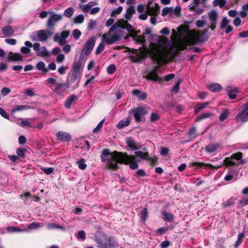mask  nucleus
Listing matches in <instances>:
<instances>
[{"instance_id":"2","label":"nucleus","mask_w":248,"mask_h":248,"mask_svg":"<svg viewBox=\"0 0 248 248\" xmlns=\"http://www.w3.org/2000/svg\"><path fill=\"white\" fill-rule=\"evenodd\" d=\"M242 153L241 152L236 153L232 154L230 157H226L218 165L214 166L210 164H207L202 162H195L192 163L193 166H198L199 167H206L211 169H217L223 165L227 167L237 166L240 164H243L245 163V160H240L242 156Z\"/></svg>"},{"instance_id":"46","label":"nucleus","mask_w":248,"mask_h":248,"mask_svg":"<svg viewBox=\"0 0 248 248\" xmlns=\"http://www.w3.org/2000/svg\"><path fill=\"white\" fill-rule=\"evenodd\" d=\"M234 202H235V199L234 198H231L229 200L224 202L222 204H223V205L224 207H228L234 204Z\"/></svg>"},{"instance_id":"57","label":"nucleus","mask_w":248,"mask_h":248,"mask_svg":"<svg viewBox=\"0 0 248 248\" xmlns=\"http://www.w3.org/2000/svg\"><path fill=\"white\" fill-rule=\"evenodd\" d=\"M81 32L78 29H75L73 31V35L75 39H78L81 35Z\"/></svg>"},{"instance_id":"60","label":"nucleus","mask_w":248,"mask_h":248,"mask_svg":"<svg viewBox=\"0 0 248 248\" xmlns=\"http://www.w3.org/2000/svg\"><path fill=\"white\" fill-rule=\"evenodd\" d=\"M159 119V116L156 113H152L151 114L150 120L151 122H154L156 121Z\"/></svg>"},{"instance_id":"5","label":"nucleus","mask_w":248,"mask_h":248,"mask_svg":"<svg viewBox=\"0 0 248 248\" xmlns=\"http://www.w3.org/2000/svg\"><path fill=\"white\" fill-rule=\"evenodd\" d=\"M95 241L99 248H109L114 246L108 235L104 233L95 235Z\"/></svg>"},{"instance_id":"21","label":"nucleus","mask_w":248,"mask_h":248,"mask_svg":"<svg viewBox=\"0 0 248 248\" xmlns=\"http://www.w3.org/2000/svg\"><path fill=\"white\" fill-rule=\"evenodd\" d=\"M56 136L60 140L63 142H66L71 140V136L68 133L59 131L56 134Z\"/></svg>"},{"instance_id":"31","label":"nucleus","mask_w":248,"mask_h":248,"mask_svg":"<svg viewBox=\"0 0 248 248\" xmlns=\"http://www.w3.org/2000/svg\"><path fill=\"white\" fill-rule=\"evenodd\" d=\"M25 45L28 47H33L34 51L39 53L40 49V44L39 43H35L33 45L31 42L26 41L25 42Z\"/></svg>"},{"instance_id":"47","label":"nucleus","mask_w":248,"mask_h":248,"mask_svg":"<svg viewBox=\"0 0 248 248\" xmlns=\"http://www.w3.org/2000/svg\"><path fill=\"white\" fill-rule=\"evenodd\" d=\"M200 2V0H193L192 1V4L189 5V10L191 11H193L195 10V8L198 6Z\"/></svg>"},{"instance_id":"62","label":"nucleus","mask_w":248,"mask_h":248,"mask_svg":"<svg viewBox=\"0 0 248 248\" xmlns=\"http://www.w3.org/2000/svg\"><path fill=\"white\" fill-rule=\"evenodd\" d=\"M224 180L226 181L232 180L233 182H234L236 180V178H235L232 174L229 173L225 176Z\"/></svg>"},{"instance_id":"23","label":"nucleus","mask_w":248,"mask_h":248,"mask_svg":"<svg viewBox=\"0 0 248 248\" xmlns=\"http://www.w3.org/2000/svg\"><path fill=\"white\" fill-rule=\"evenodd\" d=\"M218 16L217 11L213 10L208 13V17L210 24H217Z\"/></svg>"},{"instance_id":"61","label":"nucleus","mask_w":248,"mask_h":248,"mask_svg":"<svg viewBox=\"0 0 248 248\" xmlns=\"http://www.w3.org/2000/svg\"><path fill=\"white\" fill-rule=\"evenodd\" d=\"M47 228L48 229L51 230V229H56V228L57 229L61 228V226L56 223H48L47 225Z\"/></svg>"},{"instance_id":"51","label":"nucleus","mask_w":248,"mask_h":248,"mask_svg":"<svg viewBox=\"0 0 248 248\" xmlns=\"http://www.w3.org/2000/svg\"><path fill=\"white\" fill-rule=\"evenodd\" d=\"M42 225H40V224L38 222H33L29 225L28 227V229H35L37 228H39L42 227Z\"/></svg>"},{"instance_id":"28","label":"nucleus","mask_w":248,"mask_h":248,"mask_svg":"<svg viewBox=\"0 0 248 248\" xmlns=\"http://www.w3.org/2000/svg\"><path fill=\"white\" fill-rule=\"evenodd\" d=\"M159 7L156 3L154 4V6L153 5L152 7H148V13L150 16H155L159 13Z\"/></svg>"},{"instance_id":"26","label":"nucleus","mask_w":248,"mask_h":248,"mask_svg":"<svg viewBox=\"0 0 248 248\" xmlns=\"http://www.w3.org/2000/svg\"><path fill=\"white\" fill-rule=\"evenodd\" d=\"M2 32L6 36H12L15 33L14 29L10 25H7L2 28Z\"/></svg>"},{"instance_id":"64","label":"nucleus","mask_w":248,"mask_h":248,"mask_svg":"<svg viewBox=\"0 0 248 248\" xmlns=\"http://www.w3.org/2000/svg\"><path fill=\"white\" fill-rule=\"evenodd\" d=\"M45 63L43 62H39L36 64V68L39 70H43L45 67Z\"/></svg>"},{"instance_id":"20","label":"nucleus","mask_w":248,"mask_h":248,"mask_svg":"<svg viewBox=\"0 0 248 248\" xmlns=\"http://www.w3.org/2000/svg\"><path fill=\"white\" fill-rule=\"evenodd\" d=\"M121 29H124V19H120L119 22L114 24L109 29L110 32H116L121 31Z\"/></svg>"},{"instance_id":"45","label":"nucleus","mask_w":248,"mask_h":248,"mask_svg":"<svg viewBox=\"0 0 248 248\" xmlns=\"http://www.w3.org/2000/svg\"><path fill=\"white\" fill-rule=\"evenodd\" d=\"M147 47H140V49L138 50V53L140 57H143L148 54V50L145 49Z\"/></svg>"},{"instance_id":"58","label":"nucleus","mask_w":248,"mask_h":248,"mask_svg":"<svg viewBox=\"0 0 248 248\" xmlns=\"http://www.w3.org/2000/svg\"><path fill=\"white\" fill-rule=\"evenodd\" d=\"M25 94L28 96H33L35 93L32 89H27L25 92Z\"/></svg>"},{"instance_id":"14","label":"nucleus","mask_w":248,"mask_h":248,"mask_svg":"<svg viewBox=\"0 0 248 248\" xmlns=\"http://www.w3.org/2000/svg\"><path fill=\"white\" fill-rule=\"evenodd\" d=\"M129 164V167L132 170L137 169L139 165L135 161V158L134 156L129 155L125 153V164Z\"/></svg>"},{"instance_id":"53","label":"nucleus","mask_w":248,"mask_h":248,"mask_svg":"<svg viewBox=\"0 0 248 248\" xmlns=\"http://www.w3.org/2000/svg\"><path fill=\"white\" fill-rule=\"evenodd\" d=\"M105 44L104 42H101L98 46L97 49L95 51V54L98 55L101 52H102L104 50V47H105Z\"/></svg>"},{"instance_id":"50","label":"nucleus","mask_w":248,"mask_h":248,"mask_svg":"<svg viewBox=\"0 0 248 248\" xmlns=\"http://www.w3.org/2000/svg\"><path fill=\"white\" fill-rule=\"evenodd\" d=\"M84 19V16L82 15H79L74 18V22L76 24H80L83 22Z\"/></svg>"},{"instance_id":"18","label":"nucleus","mask_w":248,"mask_h":248,"mask_svg":"<svg viewBox=\"0 0 248 248\" xmlns=\"http://www.w3.org/2000/svg\"><path fill=\"white\" fill-rule=\"evenodd\" d=\"M171 43L170 41L166 42L164 45L163 51L165 54L169 55L171 58H173L176 54V51L170 46Z\"/></svg>"},{"instance_id":"11","label":"nucleus","mask_w":248,"mask_h":248,"mask_svg":"<svg viewBox=\"0 0 248 248\" xmlns=\"http://www.w3.org/2000/svg\"><path fill=\"white\" fill-rule=\"evenodd\" d=\"M126 143L128 148L131 151H137L140 148L141 146L136 141L134 138L132 137H127Z\"/></svg>"},{"instance_id":"37","label":"nucleus","mask_w":248,"mask_h":248,"mask_svg":"<svg viewBox=\"0 0 248 248\" xmlns=\"http://www.w3.org/2000/svg\"><path fill=\"white\" fill-rule=\"evenodd\" d=\"M135 13V10L133 6H130L126 11V14H125V18L129 19L134 13Z\"/></svg>"},{"instance_id":"35","label":"nucleus","mask_w":248,"mask_h":248,"mask_svg":"<svg viewBox=\"0 0 248 248\" xmlns=\"http://www.w3.org/2000/svg\"><path fill=\"white\" fill-rule=\"evenodd\" d=\"M244 237L245 233L244 232H241L238 234L237 239L234 244L235 248H237V247L241 245Z\"/></svg>"},{"instance_id":"6","label":"nucleus","mask_w":248,"mask_h":248,"mask_svg":"<svg viewBox=\"0 0 248 248\" xmlns=\"http://www.w3.org/2000/svg\"><path fill=\"white\" fill-rule=\"evenodd\" d=\"M132 113L136 122L140 123L142 121L147 111L145 108L140 107L134 108Z\"/></svg>"},{"instance_id":"3","label":"nucleus","mask_w":248,"mask_h":248,"mask_svg":"<svg viewBox=\"0 0 248 248\" xmlns=\"http://www.w3.org/2000/svg\"><path fill=\"white\" fill-rule=\"evenodd\" d=\"M208 31V28L204 29L201 32L199 31H192L188 39L189 45H194L207 41L209 37Z\"/></svg>"},{"instance_id":"12","label":"nucleus","mask_w":248,"mask_h":248,"mask_svg":"<svg viewBox=\"0 0 248 248\" xmlns=\"http://www.w3.org/2000/svg\"><path fill=\"white\" fill-rule=\"evenodd\" d=\"M36 33L38 37L39 41L41 42L46 41L48 37L51 36L52 32L48 30H41L36 31Z\"/></svg>"},{"instance_id":"17","label":"nucleus","mask_w":248,"mask_h":248,"mask_svg":"<svg viewBox=\"0 0 248 248\" xmlns=\"http://www.w3.org/2000/svg\"><path fill=\"white\" fill-rule=\"evenodd\" d=\"M62 15L60 14H53L50 17H49L47 22V27H52L54 26L55 23L62 20Z\"/></svg>"},{"instance_id":"22","label":"nucleus","mask_w":248,"mask_h":248,"mask_svg":"<svg viewBox=\"0 0 248 248\" xmlns=\"http://www.w3.org/2000/svg\"><path fill=\"white\" fill-rule=\"evenodd\" d=\"M7 58L8 61L17 62L22 60L23 57L20 53L10 52L8 54Z\"/></svg>"},{"instance_id":"38","label":"nucleus","mask_w":248,"mask_h":248,"mask_svg":"<svg viewBox=\"0 0 248 248\" xmlns=\"http://www.w3.org/2000/svg\"><path fill=\"white\" fill-rule=\"evenodd\" d=\"M173 14V9L172 7H165L162 11V16H165L167 15H171Z\"/></svg>"},{"instance_id":"41","label":"nucleus","mask_w":248,"mask_h":248,"mask_svg":"<svg viewBox=\"0 0 248 248\" xmlns=\"http://www.w3.org/2000/svg\"><path fill=\"white\" fill-rule=\"evenodd\" d=\"M226 3V0H214L213 2V5L214 6H219L220 8L224 7Z\"/></svg>"},{"instance_id":"63","label":"nucleus","mask_w":248,"mask_h":248,"mask_svg":"<svg viewBox=\"0 0 248 248\" xmlns=\"http://www.w3.org/2000/svg\"><path fill=\"white\" fill-rule=\"evenodd\" d=\"M11 92L10 88L8 87H3L1 90V93L3 96H5L9 93Z\"/></svg>"},{"instance_id":"19","label":"nucleus","mask_w":248,"mask_h":248,"mask_svg":"<svg viewBox=\"0 0 248 248\" xmlns=\"http://www.w3.org/2000/svg\"><path fill=\"white\" fill-rule=\"evenodd\" d=\"M70 88V86L66 83H60L57 84L54 91L58 94H62L66 90Z\"/></svg>"},{"instance_id":"48","label":"nucleus","mask_w":248,"mask_h":248,"mask_svg":"<svg viewBox=\"0 0 248 248\" xmlns=\"http://www.w3.org/2000/svg\"><path fill=\"white\" fill-rule=\"evenodd\" d=\"M124 93V91L123 90V87H122L120 86L115 93L117 99H120L121 98H122Z\"/></svg>"},{"instance_id":"54","label":"nucleus","mask_w":248,"mask_h":248,"mask_svg":"<svg viewBox=\"0 0 248 248\" xmlns=\"http://www.w3.org/2000/svg\"><path fill=\"white\" fill-rule=\"evenodd\" d=\"M103 38L105 42L108 45H111L114 43L111 36H109V35L107 36L104 34L103 35Z\"/></svg>"},{"instance_id":"15","label":"nucleus","mask_w":248,"mask_h":248,"mask_svg":"<svg viewBox=\"0 0 248 248\" xmlns=\"http://www.w3.org/2000/svg\"><path fill=\"white\" fill-rule=\"evenodd\" d=\"M95 43V40L94 38L93 37H91L88 40L83 50L85 51L86 55H88L91 53L94 46Z\"/></svg>"},{"instance_id":"10","label":"nucleus","mask_w":248,"mask_h":248,"mask_svg":"<svg viewBox=\"0 0 248 248\" xmlns=\"http://www.w3.org/2000/svg\"><path fill=\"white\" fill-rule=\"evenodd\" d=\"M242 109V111L237 114L236 119L246 122L248 121V102L243 106Z\"/></svg>"},{"instance_id":"30","label":"nucleus","mask_w":248,"mask_h":248,"mask_svg":"<svg viewBox=\"0 0 248 248\" xmlns=\"http://www.w3.org/2000/svg\"><path fill=\"white\" fill-rule=\"evenodd\" d=\"M78 99V96L75 95H72L69 98L67 99L64 103V107L69 108L71 107L72 104Z\"/></svg>"},{"instance_id":"16","label":"nucleus","mask_w":248,"mask_h":248,"mask_svg":"<svg viewBox=\"0 0 248 248\" xmlns=\"http://www.w3.org/2000/svg\"><path fill=\"white\" fill-rule=\"evenodd\" d=\"M225 91L228 93L229 98L234 99L236 97L238 89L235 86L228 85L225 88Z\"/></svg>"},{"instance_id":"44","label":"nucleus","mask_w":248,"mask_h":248,"mask_svg":"<svg viewBox=\"0 0 248 248\" xmlns=\"http://www.w3.org/2000/svg\"><path fill=\"white\" fill-rule=\"evenodd\" d=\"M74 10L72 7L66 9L64 12V15L67 17H71L73 15Z\"/></svg>"},{"instance_id":"33","label":"nucleus","mask_w":248,"mask_h":248,"mask_svg":"<svg viewBox=\"0 0 248 248\" xmlns=\"http://www.w3.org/2000/svg\"><path fill=\"white\" fill-rule=\"evenodd\" d=\"M30 108V107L27 105H16L12 108V114L17 111H22L24 110L29 109Z\"/></svg>"},{"instance_id":"25","label":"nucleus","mask_w":248,"mask_h":248,"mask_svg":"<svg viewBox=\"0 0 248 248\" xmlns=\"http://www.w3.org/2000/svg\"><path fill=\"white\" fill-rule=\"evenodd\" d=\"M219 143L209 144L205 147V151L209 154L215 153L220 147Z\"/></svg>"},{"instance_id":"9","label":"nucleus","mask_w":248,"mask_h":248,"mask_svg":"<svg viewBox=\"0 0 248 248\" xmlns=\"http://www.w3.org/2000/svg\"><path fill=\"white\" fill-rule=\"evenodd\" d=\"M80 76L69 72L68 75L66 82L70 86V84L72 83H74L78 80L77 83L73 88V90H76L78 88L79 86V83L80 82Z\"/></svg>"},{"instance_id":"42","label":"nucleus","mask_w":248,"mask_h":248,"mask_svg":"<svg viewBox=\"0 0 248 248\" xmlns=\"http://www.w3.org/2000/svg\"><path fill=\"white\" fill-rule=\"evenodd\" d=\"M212 115L211 113H204L198 116L195 120V122H199L203 119L209 118Z\"/></svg>"},{"instance_id":"36","label":"nucleus","mask_w":248,"mask_h":248,"mask_svg":"<svg viewBox=\"0 0 248 248\" xmlns=\"http://www.w3.org/2000/svg\"><path fill=\"white\" fill-rule=\"evenodd\" d=\"M28 150L24 148H18L16 149V154L18 158H24L25 157V154Z\"/></svg>"},{"instance_id":"29","label":"nucleus","mask_w":248,"mask_h":248,"mask_svg":"<svg viewBox=\"0 0 248 248\" xmlns=\"http://www.w3.org/2000/svg\"><path fill=\"white\" fill-rule=\"evenodd\" d=\"M210 104L208 102H206L202 103H197L194 108V112L195 114H198L201 110L204 109Z\"/></svg>"},{"instance_id":"59","label":"nucleus","mask_w":248,"mask_h":248,"mask_svg":"<svg viewBox=\"0 0 248 248\" xmlns=\"http://www.w3.org/2000/svg\"><path fill=\"white\" fill-rule=\"evenodd\" d=\"M41 170H42L43 171V172L45 173L48 174V175L51 174L54 171V169L52 167L47 168H43L41 169Z\"/></svg>"},{"instance_id":"4","label":"nucleus","mask_w":248,"mask_h":248,"mask_svg":"<svg viewBox=\"0 0 248 248\" xmlns=\"http://www.w3.org/2000/svg\"><path fill=\"white\" fill-rule=\"evenodd\" d=\"M125 30L128 32V34H125V40L129 37H131L136 43H143L145 41L143 36H139L137 35L140 31H137L131 24L125 21Z\"/></svg>"},{"instance_id":"1","label":"nucleus","mask_w":248,"mask_h":248,"mask_svg":"<svg viewBox=\"0 0 248 248\" xmlns=\"http://www.w3.org/2000/svg\"><path fill=\"white\" fill-rule=\"evenodd\" d=\"M101 161L107 163V167L110 170L118 169V164H124V153L114 151L110 152L109 149L106 148L103 150L101 155Z\"/></svg>"},{"instance_id":"40","label":"nucleus","mask_w":248,"mask_h":248,"mask_svg":"<svg viewBox=\"0 0 248 248\" xmlns=\"http://www.w3.org/2000/svg\"><path fill=\"white\" fill-rule=\"evenodd\" d=\"M229 114H230V112H229V110L228 109L224 108L222 110L220 115L219 116V120L220 121H224L227 117H228V116H229Z\"/></svg>"},{"instance_id":"27","label":"nucleus","mask_w":248,"mask_h":248,"mask_svg":"<svg viewBox=\"0 0 248 248\" xmlns=\"http://www.w3.org/2000/svg\"><path fill=\"white\" fill-rule=\"evenodd\" d=\"M207 88L209 91L214 93L218 92L222 90L221 85L217 83L210 84L207 86Z\"/></svg>"},{"instance_id":"8","label":"nucleus","mask_w":248,"mask_h":248,"mask_svg":"<svg viewBox=\"0 0 248 248\" xmlns=\"http://www.w3.org/2000/svg\"><path fill=\"white\" fill-rule=\"evenodd\" d=\"M84 59L80 56L78 62H74L70 73L80 76V70L83 67Z\"/></svg>"},{"instance_id":"52","label":"nucleus","mask_w":248,"mask_h":248,"mask_svg":"<svg viewBox=\"0 0 248 248\" xmlns=\"http://www.w3.org/2000/svg\"><path fill=\"white\" fill-rule=\"evenodd\" d=\"M140 214L141 216V218L142 221L143 222H145L148 216V212L147 208H144L143 210H142L140 212Z\"/></svg>"},{"instance_id":"49","label":"nucleus","mask_w":248,"mask_h":248,"mask_svg":"<svg viewBox=\"0 0 248 248\" xmlns=\"http://www.w3.org/2000/svg\"><path fill=\"white\" fill-rule=\"evenodd\" d=\"M188 135L193 138H196L197 137V135L196 134V128L195 127H192L190 128L188 131Z\"/></svg>"},{"instance_id":"24","label":"nucleus","mask_w":248,"mask_h":248,"mask_svg":"<svg viewBox=\"0 0 248 248\" xmlns=\"http://www.w3.org/2000/svg\"><path fill=\"white\" fill-rule=\"evenodd\" d=\"M157 69H154L151 71H150L146 76V78L148 79H150L154 81H157L161 82L162 81L161 78H160L156 72Z\"/></svg>"},{"instance_id":"32","label":"nucleus","mask_w":248,"mask_h":248,"mask_svg":"<svg viewBox=\"0 0 248 248\" xmlns=\"http://www.w3.org/2000/svg\"><path fill=\"white\" fill-rule=\"evenodd\" d=\"M135 155L141 159H145L147 160L150 159L148 152L143 153L141 151L137 150L135 152Z\"/></svg>"},{"instance_id":"43","label":"nucleus","mask_w":248,"mask_h":248,"mask_svg":"<svg viewBox=\"0 0 248 248\" xmlns=\"http://www.w3.org/2000/svg\"><path fill=\"white\" fill-rule=\"evenodd\" d=\"M77 164L78 165L79 169L81 170H84L87 168V165L85 163L84 159H79L77 161Z\"/></svg>"},{"instance_id":"13","label":"nucleus","mask_w":248,"mask_h":248,"mask_svg":"<svg viewBox=\"0 0 248 248\" xmlns=\"http://www.w3.org/2000/svg\"><path fill=\"white\" fill-rule=\"evenodd\" d=\"M230 20L226 17H223L220 22V28L222 30L225 29V32L226 34L229 33L233 30L232 26L229 25Z\"/></svg>"},{"instance_id":"7","label":"nucleus","mask_w":248,"mask_h":248,"mask_svg":"<svg viewBox=\"0 0 248 248\" xmlns=\"http://www.w3.org/2000/svg\"><path fill=\"white\" fill-rule=\"evenodd\" d=\"M70 34L69 31H64L61 32L60 35L58 33H56L53 37V40L58 42L61 46L66 43V39L68 37Z\"/></svg>"},{"instance_id":"34","label":"nucleus","mask_w":248,"mask_h":248,"mask_svg":"<svg viewBox=\"0 0 248 248\" xmlns=\"http://www.w3.org/2000/svg\"><path fill=\"white\" fill-rule=\"evenodd\" d=\"M162 214L164 216L163 218L165 220L168 221L170 222H171L173 221L174 217L171 213L164 211L162 212Z\"/></svg>"},{"instance_id":"56","label":"nucleus","mask_w":248,"mask_h":248,"mask_svg":"<svg viewBox=\"0 0 248 248\" xmlns=\"http://www.w3.org/2000/svg\"><path fill=\"white\" fill-rule=\"evenodd\" d=\"M123 7L122 6H119L116 9L113 10L111 14V16H114L116 15L120 14L122 10H123Z\"/></svg>"},{"instance_id":"55","label":"nucleus","mask_w":248,"mask_h":248,"mask_svg":"<svg viewBox=\"0 0 248 248\" xmlns=\"http://www.w3.org/2000/svg\"><path fill=\"white\" fill-rule=\"evenodd\" d=\"M116 71V66L114 64H111L107 68V72L108 74H112Z\"/></svg>"},{"instance_id":"39","label":"nucleus","mask_w":248,"mask_h":248,"mask_svg":"<svg viewBox=\"0 0 248 248\" xmlns=\"http://www.w3.org/2000/svg\"><path fill=\"white\" fill-rule=\"evenodd\" d=\"M38 53V55L41 57H49L50 56L49 52L45 46H42L40 48Z\"/></svg>"}]
</instances>
